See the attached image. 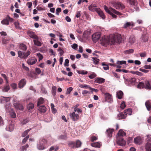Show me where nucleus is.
<instances>
[{"label":"nucleus","mask_w":151,"mask_h":151,"mask_svg":"<svg viewBox=\"0 0 151 151\" xmlns=\"http://www.w3.org/2000/svg\"><path fill=\"white\" fill-rule=\"evenodd\" d=\"M52 94L53 95L55 96L56 93V87L55 86H53L52 88Z\"/></svg>","instance_id":"49530a36"},{"label":"nucleus","mask_w":151,"mask_h":151,"mask_svg":"<svg viewBox=\"0 0 151 151\" xmlns=\"http://www.w3.org/2000/svg\"><path fill=\"white\" fill-rule=\"evenodd\" d=\"M1 23L3 24L8 25L9 24V21L6 19H4L1 21Z\"/></svg>","instance_id":"a19ab883"},{"label":"nucleus","mask_w":151,"mask_h":151,"mask_svg":"<svg viewBox=\"0 0 151 151\" xmlns=\"http://www.w3.org/2000/svg\"><path fill=\"white\" fill-rule=\"evenodd\" d=\"M19 47L20 49L23 50L25 51L27 49L26 46L23 43H21Z\"/></svg>","instance_id":"72a5a7b5"},{"label":"nucleus","mask_w":151,"mask_h":151,"mask_svg":"<svg viewBox=\"0 0 151 151\" xmlns=\"http://www.w3.org/2000/svg\"><path fill=\"white\" fill-rule=\"evenodd\" d=\"M26 81L25 79H21L19 83V87L20 88H23L26 84Z\"/></svg>","instance_id":"f3484780"},{"label":"nucleus","mask_w":151,"mask_h":151,"mask_svg":"<svg viewBox=\"0 0 151 151\" xmlns=\"http://www.w3.org/2000/svg\"><path fill=\"white\" fill-rule=\"evenodd\" d=\"M116 143L117 144L121 146H124L126 144V141L122 138L119 137L116 140Z\"/></svg>","instance_id":"423d86ee"},{"label":"nucleus","mask_w":151,"mask_h":151,"mask_svg":"<svg viewBox=\"0 0 151 151\" xmlns=\"http://www.w3.org/2000/svg\"><path fill=\"white\" fill-rule=\"evenodd\" d=\"M98 11L96 12L101 17L102 19H104L105 18V17L104 14L102 11L99 8V10H98Z\"/></svg>","instance_id":"5701e85b"},{"label":"nucleus","mask_w":151,"mask_h":151,"mask_svg":"<svg viewBox=\"0 0 151 151\" xmlns=\"http://www.w3.org/2000/svg\"><path fill=\"white\" fill-rule=\"evenodd\" d=\"M126 118V116L123 112H120L117 116L116 119L118 120L124 119Z\"/></svg>","instance_id":"4468645a"},{"label":"nucleus","mask_w":151,"mask_h":151,"mask_svg":"<svg viewBox=\"0 0 151 151\" xmlns=\"http://www.w3.org/2000/svg\"><path fill=\"white\" fill-rule=\"evenodd\" d=\"M31 129H27L22 134V137H24L26 136L28 134L29 132L31 130Z\"/></svg>","instance_id":"a18cd8bd"},{"label":"nucleus","mask_w":151,"mask_h":151,"mask_svg":"<svg viewBox=\"0 0 151 151\" xmlns=\"http://www.w3.org/2000/svg\"><path fill=\"white\" fill-rule=\"evenodd\" d=\"M136 79L134 78H131L129 81V82L130 83L132 84H134L136 82Z\"/></svg>","instance_id":"3c124183"},{"label":"nucleus","mask_w":151,"mask_h":151,"mask_svg":"<svg viewBox=\"0 0 151 151\" xmlns=\"http://www.w3.org/2000/svg\"><path fill=\"white\" fill-rule=\"evenodd\" d=\"M114 130L113 129H109L106 130V134L109 137H111L112 136V132H114Z\"/></svg>","instance_id":"aec40b11"},{"label":"nucleus","mask_w":151,"mask_h":151,"mask_svg":"<svg viewBox=\"0 0 151 151\" xmlns=\"http://www.w3.org/2000/svg\"><path fill=\"white\" fill-rule=\"evenodd\" d=\"M28 34L29 35L30 38H36V35L33 32H28Z\"/></svg>","instance_id":"ea45409f"},{"label":"nucleus","mask_w":151,"mask_h":151,"mask_svg":"<svg viewBox=\"0 0 151 151\" xmlns=\"http://www.w3.org/2000/svg\"><path fill=\"white\" fill-rule=\"evenodd\" d=\"M82 142L79 140L76 141H70L68 143V146L71 148H77L81 147Z\"/></svg>","instance_id":"f03ea898"},{"label":"nucleus","mask_w":151,"mask_h":151,"mask_svg":"<svg viewBox=\"0 0 151 151\" xmlns=\"http://www.w3.org/2000/svg\"><path fill=\"white\" fill-rule=\"evenodd\" d=\"M70 116L74 121H76L79 119L78 114H76L75 112H73L72 113H70Z\"/></svg>","instance_id":"1a4fd4ad"},{"label":"nucleus","mask_w":151,"mask_h":151,"mask_svg":"<svg viewBox=\"0 0 151 151\" xmlns=\"http://www.w3.org/2000/svg\"><path fill=\"white\" fill-rule=\"evenodd\" d=\"M145 148L146 151H151V144L147 142L145 145Z\"/></svg>","instance_id":"a878e982"},{"label":"nucleus","mask_w":151,"mask_h":151,"mask_svg":"<svg viewBox=\"0 0 151 151\" xmlns=\"http://www.w3.org/2000/svg\"><path fill=\"white\" fill-rule=\"evenodd\" d=\"M47 143V141L45 139L40 140L39 143L37 145V147L39 150H43L45 148L44 144Z\"/></svg>","instance_id":"39448f33"},{"label":"nucleus","mask_w":151,"mask_h":151,"mask_svg":"<svg viewBox=\"0 0 151 151\" xmlns=\"http://www.w3.org/2000/svg\"><path fill=\"white\" fill-rule=\"evenodd\" d=\"M137 88H145L147 90H151V84L148 81L144 82H139L137 85Z\"/></svg>","instance_id":"f257e3e1"},{"label":"nucleus","mask_w":151,"mask_h":151,"mask_svg":"<svg viewBox=\"0 0 151 151\" xmlns=\"http://www.w3.org/2000/svg\"><path fill=\"white\" fill-rule=\"evenodd\" d=\"M101 33L100 32H97L94 33L92 35V38H100Z\"/></svg>","instance_id":"7c9ffc66"},{"label":"nucleus","mask_w":151,"mask_h":151,"mask_svg":"<svg viewBox=\"0 0 151 151\" xmlns=\"http://www.w3.org/2000/svg\"><path fill=\"white\" fill-rule=\"evenodd\" d=\"M104 8L105 11L109 14H110L112 12H113L114 14L118 15H121L122 14L121 13L116 10L115 9L113 8H110L109 9L105 5L104 6Z\"/></svg>","instance_id":"20e7f679"},{"label":"nucleus","mask_w":151,"mask_h":151,"mask_svg":"<svg viewBox=\"0 0 151 151\" xmlns=\"http://www.w3.org/2000/svg\"><path fill=\"white\" fill-rule=\"evenodd\" d=\"M117 134L119 136H123L126 135L125 133L122 129H120L119 130Z\"/></svg>","instance_id":"e433bc0d"},{"label":"nucleus","mask_w":151,"mask_h":151,"mask_svg":"<svg viewBox=\"0 0 151 151\" xmlns=\"http://www.w3.org/2000/svg\"><path fill=\"white\" fill-rule=\"evenodd\" d=\"M134 142L135 144L140 145L142 143V139L140 136L137 137L134 139Z\"/></svg>","instance_id":"ddd939ff"},{"label":"nucleus","mask_w":151,"mask_h":151,"mask_svg":"<svg viewBox=\"0 0 151 151\" xmlns=\"http://www.w3.org/2000/svg\"><path fill=\"white\" fill-rule=\"evenodd\" d=\"M132 26H134V23L132 22H126L124 25V27L126 28L127 27Z\"/></svg>","instance_id":"412c9836"},{"label":"nucleus","mask_w":151,"mask_h":151,"mask_svg":"<svg viewBox=\"0 0 151 151\" xmlns=\"http://www.w3.org/2000/svg\"><path fill=\"white\" fill-rule=\"evenodd\" d=\"M58 50L59 52L60 56H62L64 53L63 50L60 48H58Z\"/></svg>","instance_id":"5fc2aeb1"},{"label":"nucleus","mask_w":151,"mask_h":151,"mask_svg":"<svg viewBox=\"0 0 151 151\" xmlns=\"http://www.w3.org/2000/svg\"><path fill=\"white\" fill-rule=\"evenodd\" d=\"M91 145L93 147L100 148L101 146V145L100 143L97 142L91 143Z\"/></svg>","instance_id":"c756f323"},{"label":"nucleus","mask_w":151,"mask_h":151,"mask_svg":"<svg viewBox=\"0 0 151 151\" xmlns=\"http://www.w3.org/2000/svg\"><path fill=\"white\" fill-rule=\"evenodd\" d=\"M39 111L41 113H45L46 110V108L45 106H41L39 107Z\"/></svg>","instance_id":"6ab92c4d"},{"label":"nucleus","mask_w":151,"mask_h":151,"mask_svg":"<svg viewBox=\"0 0 151 151\" xmlns=\"http://www.w3.org/2000/svg\"><path fill=\"white\" fill-rule=\"evenodd\" d=\"M126 106L125 102L124 101H122L120 105V108L122 109H124Z\"/></svg>","instance_id":"864d4df0"},{"label":"nucleus","mask_w":151,"mask_h":151,"mask_svg":"<svg viewBox=\"0 0 151 151\" xmlns=\"http://www.w3.org/2000/svg\"><path fill=\"white\" fill-rule=\"evenodd\" d=\"M13 105L15 109L17 110H22L23 109V107L22 105V104H20L19 103V102L15 101L14 100Z\"/></svg>","instance_id":"0eeeda50"},{"label":"nucleus","mask_w":151,"mask_h":151,"mask_svg":"<svg viewBox=\"0 0 151 151\" xmlns=\"http://www.w3.org/2000/svg\"><path fill=\"white\" fill-rule=\"evenodd\" d=\"M29 146L28 144H26L24 146H22L20 147V150L21 151H24L26 150L29 147Z\"/></svg>","instance_id":"473e14b6"},{"label":"nucleus","mask_w":151,"mask_h":151,"mask_svg":"<svg viewBox=\"0 0 151 151\" xmlns=\"http://www.w3.org/2000/svg\"><path fill=\"white\" fill-rule=\"evenodd\" d=\"M113 6L116 8V9H122L125 7L123 4L120 2H115L113 4Z\"/></svg>","instance_id":"6e6552de"},{"label":"nucleus","mask_w":151,"mask_h":151,"mask_svg":"<svg viewBox=\"0 0 151 151\" xmlns=\"http://www.w3.org/2000/svg\"><path fill=\"white\" fill-rule=\"evenodd\" d=\"M98 137H96L92 136L90 137V140L91 142H93L97 140Z\"/></svg>","instance_id":"c03bdc74"},{"label":"nucleus","mask_w":151,"mask_h":151,"mask_svg":"<svg viewBox=\"0 0 151 151\" xmlns=\"http://www.w3.org/2000/svg\"><path fill=\"white\" fill-rule=\"evenodd\" d=\"M79 86L81 88H89L90 89V88L91 87L89 86L86 85V84H81L79 85Z\"/></svg>","instance_id":"37998d69"},{"label":"nucleus","mask_w":151,"mask_h":151,"mask_svg":"<svg viewBox=\"0 0 151 151\" xmlns=\"http://www.w3.org/2000/svg\"><path fill=\"white\" fill-rule=\"evenodd\" d=\"M126 1L131 5H135L136 3L135 0H126Z\"/></svg>","instance_id":"2f4dec72"},{"label":"nucleus","mask_w":151,"mask_h":151,"mask_svg":"<svg viewBox=\"0 0 151 151\" xmlns=\"http://www.w3.org/2000/svg\"><path fill=\"white\" fill-rule=\"evenodd\" d=\"M35 70L36 73H37V74H40L41 72V71L40 69V68H35Z\"/></svg>","instance_id":"680f3d73"},{"label":"nucleus","mask_w":151,"mask_h":151,"mask_svg":"<svg viewBox=\"0 0 151 151\" xmlns=\"http://www.w3.org/2000/svg\"><path fill=\"white\" fill-rule=\"evenodd\" d=\"M147 138L146 139V140L148 142H151V135H147Z\"/></svg>","instance_id":"0e129e2a"},{"label":"nucleus","mask_w":151,"mask_h":151,"mask_svg":"<svg viewBox=\"0 0 151 151\" xmlns=\"http://www.w3.org/2000/svg\"><path fill=\"white\" fill-rule=\"evenodd\" d=\"M145 105L148 111H150L151 108V102L150 101H147Z\"/></svg>","instance_id":"4be33fe9"},{"label":"nucleus","mask_w":151,"mask_h":151,"mask_svg":"<svg viewBox=\"0 0 151 151\" xmlns=\"http://www.w3.org/2000/svg\"><path fill=\"white\" fill-rule=\"evenodd\" d=\"M134 52V50L133 49H130L129 50H125L124 52V53L127 55L131 53H132Z\"/></svg>","instance_id":"f704fd0d"},{"label":"nucleus","mask_w":151,"mask_h":151,"mask_svg":"<svg viewBox=\"0 0 151 151\" xmlns=\"http://www.w3.org/2000/svg\"><path fill=\"white\" fill-rule=\"evenodd\" d=\"M123 93L121 91H119L116 92V96L119 99H121L123 98Z\"/></svg>","instance_id":"a211bd4d"},{"label":"nucleus","mask_w":151,"mask_h":151,"mask_svg":"<svg viewBox=\"0 0 151 151\" xmlns=\"http://www.w3.org/2000/svg\"><path fill=\"white\" fill-rule=\"evenodd\" d=\"M115 38H101L100 40L102 45L106 46L108 45H112L113 42L112 40H114Z\"/></svg>","instance_id":"7ed1b4c3"},{"label":"nucleus","mask_w":151,"mask_h":151,"mask_svg":"<svg viewBox=\"0 0 151 151\" xmlns=\"http://www.w3.org/2000/svg\"><path fill=\"white\" fill-rule=\"evenodd\" d=\"M67 138L66 135H61L59 137V139H66Z\"/></svg>","instance_id":"8fccbe9b"},{"label":"nucleus","mask_w":151,"mask_h":151,"mask_svg":"<svg viewBox=\"0 0 151 151\" xmlns=\"http://www.w3.org/2000/svg\"><path fill=\"white\" fill-rule=\"evenodd\" d=\"M10 89V87L9 85H6L3 89V91L4 92H7Z\"/></svg>","instance_id":"c9c22d12"},{"label":"nucleus","mask_w":151,"mask_h":151,"mask_svg":"<svg viewBox=\"0 0 151 151\" xmlns=\"http://www.w3.org/2000/svg\"><path fill=\"white\" fill-rule=\"evenodd\" d=\"M104 94L106 101L107 102H110L112 99L111 95L107 93H105Z\"/></svg>","instance_id":"dca6fc26"},{"label":"nucleus","mask_w":151,"mask_h":151,"mask_svg":"<svg viewBox=\"0 0 151 151\" xmlns=\"http://www.w3.org/2000/svg\"><path fill=\"white\" fill-rule=\"evenodd\" d=\"M77 72L81 74H86L88 73V72L86 71H84L83 70H78Z\"/></svg>","instance_id":"de8ad7c7"},{"label":"nucleus","mask_w":151,"mask_h":151,"mask_svg":"<svg viewBox=\"0 0 151 151\" xmlns=\"http://www.w3.org/2000/svg\"><path fill=\"white\" fill-rule=\"evenodd\" d=\"M45 102L44 99L42 97H40L38 100L37 104V106H39L40 105L43 104Z\"/></svg>","instance_id":"393cba45"},{"label":"nucleus","mask_w":151,"mask_h":151,"mask_svg":"<svg viewBox=\"0 0 151 151\" xmlns=\"http://www.w3.org/2000/svg\"><path fill=\"white\" fill-rule=\"evenodd\" d=\"M6 111H9L10 114L11 116L13 118H15L16 117V114L15 112L12 109L10 110V109L9 108V107H8V106L6 105Z\"/></svg>","instance_id":"9d476101"},{"label":"nucleus","mask_w":151,"mask_h":151,"mask_svg":"<svg viewBox=\"0 0 151 151\" xmlns=\"http://www.w3.org/2000/svg\"><path fill=\"white\" fill-rule=\"evenodd\" d=\"M89 9L91 11L97 12L98 10H99V8H97L96 5L94 4H91L88 7Z\"/></svg>","instance_id":"9b49d317"},{"label":"nucleus","mask_w":151,"mask_h":151,"mask_svg":"<svg viewBox=\"0 0 151 151\" xmlns=\"http://www.w3.org/2000/svg\"><path fill=\"white\" fill-rule=\"evenodd\" d=\"M124 113L126 116L127 115H131L132 113V109L130 108H129L126 109L124 111Z\"/></svg>","instance_id":"b1692460"},{"label":"nucleus","mask_w":151,"mask_h":151,"mask_svg":"<svg viewBox=\"0 0 151 151\" xmlns=\"http://www.w3.org/2000/svg\"><path fill=\"white\" fill-rule=\"evenodd\" d=\"M69 60L67 59H66L65 60V62L64 64V65L65 66H69Z\"/></svg>","instance_id":"e2e57ef3"},{"label":"nucleus","mask_w":151,"mask_h":151,"mask_svg":"<svg viewBox=\"0 0 151 151\" xmlns=\"http://www.w3.org/2000/svg\"><path fill=\"white\" fill-rule=\"evenodd\" d=\"M92 59V60L93 61L94 63L95 64L97 65L99 63L100 60L99 59H97L96 58L93 57Z\"/></svg>","instance_id":"4c0bfd02"},{"label":"nucleus","mask_w":151,"mask_h":151,"mask_svg":"<svg viewBox=\"0 0 151 151\" xmlns=\"http://www.w3.org/2000/svg\"><path fill=\"white\" fill-rule=\"evenodd\" d=\"M29 137V135L27 136L25 138H24L22 140V142L24 143L25 144L26 142H27V140L28 139Z\"/></svg>","instance_id":"13d9d810"},{"label":"nucleus","mask_w":151,"mask_h":151,"mask_svg":"<svg viewBox=\"0 0 151 151\" xmlns=\"http://www.w3.org/2000/svg\"><path fill=\"white\" fill-rule=\"evenodd\" d=\"M11 87L14 89H15L17 88V84L15 83H12L11 84Z\"/></svg>","instance_id":"052dcab7"},{"label":"nucleus","mask_w":151,"mask_h":151,"mask_svg":"<svg viewBox=\"0 0 151 151\" xmlns=\"http://www.w3.org/2000/svg\"><path fill=\"white\" fill-rule=\"evenodd\" d=\"M18 53L19 57L22 58H24V53H23L20 51H19L18 52Z\"/></svg>","instance_id":"79ce46f5"},{"label":"nucleus","mask_w":151,"mask_h":151,"mask_svg":"<svg viewBox=\"0 0 151 151\" xmlns=\"http://www.w3.org/2000/svg\"><path fill=\"white\" fill-rule=\"evenodd\" d=\"M61 9L60 8H58L56 10V14L57 15H59V12H60L61 11Z\"/></svg>","instance_id":"338daca9"},{"label":"nucleus","mask_w":151,"mask_h":151,"mask_svg":"<svg viewBox=\"0 0 151 151\" xmlns=\"http://www.w3.org/2000/svg\"><path fill=\"white\" fill-rule=\"evenodd\" d=\"M14 129V124L12 123L10 124L9 125L6 127L7 130L10 132L13 131Z\"/></svg>","instance_id":"bb28decb"},{"label":"nucleus","mask_w":151,"mask_h":151,"mask_svg":"<svg viewBox=\"0 0 151 151\" xmlns=\"http://www.w3.org/2000/svg\"><path fill=\"white\" fill-rule=\"evenodd\" d=\"M34 105L33 104L31 103L29 104L27 106V108L29 110H31L33 109Z\"/></svg>","instance_id":"58836bf2"},{"label":"nucleus","mask_w":151,"mask_h":151,"mask_svg":"<svg viewBox=\"0 0 151 151\" xmlns=\"http://www.w3.org/2000/svg\"><path fill=\"white\" fill-rule=\"evenodd\" d=\"M126 63V62L125 61H118L117 62V64H118L122 65L123 64H125Z\"/></svg>","instance_id":"69168bd1"},{"label":"nucleus","mask_w":151,"mask_h":151,"mask_svg":"<svg viewBox=\"0 0 151 151\" xmlns=\"http://www.w3.org/2000/svg\"><path fill=\"white\" fill-rule=\"evenodd\" d=\"M96 76V74L93 73L89 75L88 77L90 79H92L95 77Z\"/></svg>","instance_id":"4d7b16f0"},{"label":"nucleus","mask_w":151,"mask_h":151,"mask_svg":"<svg viewBox=\"0 0 151 151\" xmlns=\"http://www.w3.org/2000/svg\"><path fill=\"white\" fill-rule=\"evenodd\" d=\"M143 67L145 69H151V65H145Z\"/></svg>","instance_id":"774afa93"},{"label":"nucleus","mask_w":151,"mask_h":151,"mask_svg":"<svg viewBox=\"0 0 151 151\" xmlns=\"http://www.w3.org/2000/svg\"><path fill=\"white\" fill-rule=\"evenodd\" d=\"M37 55L39 58V61L43 59V56L40 53H37Z\"/></svg>","instance_id":"6e6d98bb"},{"label":"nucleus","mask_w":151,"mask_h":151,"mask_svg":"<svg viewBox=\"0 0 151 151\" xmlns=\"http://www.w3.org/2000/svg\"><path fill=\"white\" fill-rule=\"evenodd\" d=\"M73 88L71 87H69L67 89L66 93V94H68L70 93V92L72 91Z\"/></svg>","instance_id":"603ef678"},{"label":"nucleus","mask_w":151,"mask_h":151,"mask_svg":"<svg viewBox=\"0 0 151 151\" xmlns=\"http://www.w3.org/2000/svg\"><path fill=\"white\" fill-rule=\"evenodd\" d=\"M31 52L29 51H28L26 53H24V58H27L29 55H30Z\"/></svg>","instance_id":"bf43d9fd"},{"label":"nucleus","mask_w":151,"mask_h":151,"mask_svg":"<svg viewBox=\"0 0 151 151\" xmlns=\"http://www.w3.org/2000/svg\"><path fill=\"white\" fill-rule=\"evenodd\" d=\"M105 79L103 78L97 77L95 79L94 82L101 84L104 83L105 82Z\"/></svg>","instance_id":"2eb2a0df"},{"label":"nucleus","mask_w":151,"mask_h":151,"mask_svg":"<svg viewBox=\"0 0 151 151\" xmlns=\"http://www.w3.org/2000/svg\"><path fill=\"white\" fill-rule=\"evenodd\" d=\"M29 121L28 119H24L21 122L22 124L23 125H24L29 122Z\"/></svg>","instance_id":"09e8293b"},{"label":"nucleus","mask_w":151,"mask_h":151,"mask_svg":"<svg viewBox=\"0 0 151 151\" xmlns=\"http://www.w3.org/2000/svg\"><path fill=\"white\" fill-rule=\"evenodd\" d=\"M37 59L35 57H31L27 61V63L29 65H33L36 63Z\"/></svg>","instance_id":"f8f14e48"},{"label":"nucleus","mask_w":151,"mask_h":151,"mask_svg":"<svg viewBox=\"0 0 151 151\" xmlns=\"http://www.w3.org/2000/svg\"><path fill=\"white\" fill-rule=\"evenodd\" d=\"M121 35L117 33L110 35L109 36V38H121Z\"/></svg>","instance_id":"c85d7f7f"},{"label":"nucleus","mask_w":151,"mask_h":151,"mask_svg":"<svg viewBox=\"0 0 151 151\" xmlns=\"http://www.w3.org/2000/svg\"><path fill=\"white\" fill-rule=\"evenodd\" d=\"M35 39L33 40L34 44L35 45L38 46H40L41 45V42L39 41L37 39L38 38H35Z\"/></svg>","instance_id":"cd10ccee"}]
</instances>
